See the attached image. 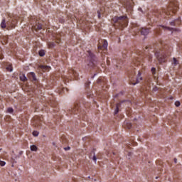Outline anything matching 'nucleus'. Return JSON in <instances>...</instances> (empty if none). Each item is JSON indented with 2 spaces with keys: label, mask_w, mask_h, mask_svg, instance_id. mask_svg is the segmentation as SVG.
Returning <instances> with one entry per match:
<instances>
[{
  "label": "nucleus",
  "mask_w": 182,
  "mask_h": 182,
  "mask_svg": "<svg viewBox=\"0 0 182 182\" xmlns=\"http://www.w3.org/2000/svg\"><path fill=\"white\" fill-rule=\"evenodd\" d=\"M112 22L114 23V26L119 28H126L129 23V18L127 16H115L112 18Z\"/></svg>",
  "instance_id": "nucleus-1"
},
{
  "label": "nucleus",
  "mask_w": 182,
  "mask_h": 182,
  "mask_svg": "<svg viewBox=\"0 0 182 182\" xmlns=\"http://www.w3.org/2000/svg\"><path fill=\"white\" fill-rule=\"evenodd\" d=\"M143 78L141 77V73H140V71H139L137 77H136V82L133 83L134 85H137V83H139L140 82V80H141Z\"/></svg>",
  "instance_id": "nucleus-10"
},
{
  "label": "nucleus",
  "mask_w": 182,
  "mask_h": 182,
  "mask_svg": "<svg viewBox=\"0 0 182 182\" xmlns=\"http://www.w3.org/2000/svg\"><path fill=\"white\" fill-rule=\"evenodd\" d=\"M89 85H90V82H86L85 83L86 87H89Z\"/></svg>",
  "instance_id": "nucleus-29"
},
{
  "label": "nucleus",
  "mask_w": 182,
  "mask_h": 182,
  "mask_svg": "<svg viewBox=\"0 0 182 182\" xmlns=\"http://www.w3.org/2000/svg\"><path fill=\"white\" fill-rule=\"evenodd\" d=\"M180 105H181L180 101H176V102H175V106H176V107H180Z\"/></svg>",
  "instance_id": "nucleus-25"
},
{
  "label": "nucleus",
  "mask_w": 182,
  "mask_h": 182,
  "mask_svg": "<svg viewBox=\"0 0 182 182\" xmlns=\"http://www.w3.org/2000/svg\"><path fill=\"white\" fill-rule=\"evenodd\" d=\"M155 56L159 63H164L167 60V55L164 50H157L155 51Z\"/></svg>",
  "instance_id": "nucleus-2"
},
{
  "label": "nucleus",
  "mask_w": 182,
  "mask_h": 182,
  "mask_svg": "<svg viewBox=\"0 0 182 182\" xmlns=\"http://www.w3.org/2000/svg\"><path fill=\"white\" fill-rule=\"evenodd\" d=\"M154 91L157 90V87H155L154 88Z\"/></svg>",
  "instance_id": "nucleus-36"
},
{
  "label": "nucleus",
  "mask_w": 182,
  "mask_h": 182,
  "mask_svg": "<svg viewBox=\"0 0 182 182\" xmlns=\"http://www.w3.org/2000/svg\"><path fill=\"white\" fill-rule=\"evenodd\" d=\"M170 25L171 26H175L176 25H180V18H178L177 20H174L173 21H171L170 23Z\"/></svg>",
  "instance_id": "nucleus-13"
},
{
  "label": "nucleus",
  "mask_w": 182,
  "mask_h": 182,
  "mask_svg": "<svg viewBox=\"0 0 182 182\" xmlns=\"http://www.w3.org/2000/svg\"><path fill=\"white\" fill-rule=\"evenodd\" d=\"M87 56H88V59L90 60L88 66H90L91 68H92V66H96V63H97L96 56H95L90 51L87 52Z\"/></svg>",
  "instance_id": "nucleus-3"
},
{
  "label": "nucleus",
  "mask_w": 182,
  "mask_h": 182,
  "mask_svg": "<svg viewBox=\"0 0 182 182\" xmlns=\"http://www.w3.org/2000/svg\"><path fill=\"white\" fill-rule=\"evenodd\" d=\"M80 110L79 104H75L74 108L72 109L73 113L77 114V112Z\"/></svg>",
  "instance_id": "nucleus-11"
},
{
  "label": "nucleus",
  "mask_w": 182,
  "mask_h": 182,
  "mask_svg": "<svg viewBox=\"0 0 182 182\" xmlns=\"http://www.w3.org/2000/svg\"><path fill=\"white\" fill-rule=\"evenodd\" d=\"M65 150H70V147L68 146L67 148H64Z\"/></svg>",
  "instance_id": "nucleus-32"
},
{
  "label": "nucleus",
  "mask_w": 182,
  "mask_h": 182,
  "mask_svg": "<svg viewBox=\"0 0 182 182\" xmlns=\"http://www.w3.org/2000/svg\"><path fill=\"white\" fill-rule=\"evenodd\" d=\"M38 68L43 70V72H46V70H49V69H50V67L48 65H39Z\"/></svg>",
  "instance_id": "nucleus-9"
},
{
  "label": "nucleus",
  "mask_w": 182,
  "mask_h": 182,
  "mask_svg": "<svg viewBox=\"0 0 182 182\" xmlns=\"http://www.w3.org/2000/svg\"><path fill=\"white\" fill-rule=\"evenodd\" d=\"M166 29H168V31H176V28H170V27H165Z\"/></svg>",
  "instance_id": "nucleus-26"
},
{
  "label": "nucleus",
  "mask_w": 182,
  "mask_h": 182,
  "mask_svg": "<svg viewBox=\"0 0 182 182\" xmlns=\"http://www.w3.org/2000/svg\"><path fill=\"white\" fill-rule=\"evenodd\" d=\"M156 178L157 179V178H159V177H156Z\"/></svg>",
  "instance_id": "nucleus-40"
},
{
  "label": "nucleus",
  "mask_w": 182,
  "mask_h": 182,
  "mask_svg": "<svg viewBox=\"0 0 182 182\" xmlns=\"http://www.w3.org/2000/svg\"><path fill=\"white\" fill-rule=\"evenodd\" d=\"M97 14H98V18H100V11H97Z\"/></svg>",
  "instance_id": "nucleus-33"
},
{
  "label": "nucleus",
  "mask_w": 182,
  "mask_h": 182,
  "mask_svg": "<svg viewBox=\"0 0 182 182\" xmlns=\"http://www.w3.org/2000/svg\"><path fill=\"white\" fill-rule=\"evenodd\" d=\"M16 18H12L11 21L6 22V26H8L9 28H14L16 25Z\"/></svg>",
  "instance_id": "nucleus-4"
},
{
  "label": "nucleus",
  "mask_w": 182,
  "mask_h": 182,
  "mask_svg": "<svg viewBox=\"0 0 182 182\" xmlns=\"http://www.w3.org/2000/svg\"><path fill=\"white\" fill-rule=\"evenodd\" d=\"M19 154H20V156L22 155V151H21V152L19 153Z\"/></svg>",
  "instance_id": "nucleus-37"
},
{
  "label": "nucleus",
  "mask_w": 182,
  "mask_h": 182,
  "mask_svg": "<svg viewBox=\"0 0 182 182\" xmlns=\"http://www.w3.org/2000/svg\"><path fill=\"white\" fill-rule=\"evenodd\" d=\"M172 65L173 66H177V65H178V60H177V59L176 58H173Z\"/></svg>",
  "instance_id": "nucleus-17"
},
{
  "label": "nucleus",
  "mask_w": 182,
  "mask_h": 182,
  "mask_svg": "<svg viewBox=\"0 0 182 182\" xmlns=\"http://www.w3.org/2000/svg\"><path fill=\"white\" fill-rule=\"evenodd\" d=\"M1 28H2L3 29H5V28H6V21L5 19H3L1 21Z\"/></svg>",
  "instance_id": "nucleus-15"
},
{
  "label": "nucleus",
  "mask_w": 182,
  "mask_h": 182,
  "mask_svg": "<svg viewBox=\"0 0 182 182\" xmlns=\"http://www.w3.org/2000/svg\"><path fill=\"white\" fill-rule=\"evenodd\" d=\"M169 11H173V12H175L176 9H177V6H173V4H171L168 8Z\"/></svg>",
  "instance_id": "nucleus-14"
},
{
  "label": "nucleus",
  "mask_w": 182,
  "mask_h": 182,
  "mask_svg": "<svg viewBox=\"0 0 182 182\" xmlns=\"http://www.w3.org/2000/svg\"><path fill=\"white\" fill-rule=\"evenodd\" d=\"M138 11H139L140 12H142V14H143V9L141 8H139Z\"/></svg>",
  "instance_id": "nucleus-31"
},
{
  "label": "nucleus",
  "mask_w": 182,
  "mask_h": 182,
  "mask_svg": "<svg viewBox=\"0 0 182 182\" xmlns=\"http://www.w3.org/2000/svg\"><path fill=\"white\" fill-rule=\"evenodd\" d=\"M6 164V163L4 161H0V166L1 167H4V166H5Z\"/></svg>",
  "instance_id": "nucleus-24"
},
{
  "label": "nucleus",
  "mask_w": 182,
  "mask_h": 182,
  "mask_svg": "<svg viewBox=\"0 0 182 182\" xmlns=\"http://www.w3.org/2000/svg\"><path fill=\"white\" fill-rule=\"evenodd\" d=\"M6 70L9 71V72H12L13 69L11 67H7L6 68Z\"/></svg>",
  "instance_id": "nucleus-28"
},
{
  "label": "nucleus",
  "mask_w": 182,
  "mask_h": 182,
  "mask_svg": "<svg viewBox=\"0 0 182 182\" xmlns=\"http://www.w3.org/2000/svg\"><path fill=\"white\" fill-rule=\"evenodd\" d=\"M161 28H164V26H161Z\"/></svg>",
  "instance_id": "nucleus-38"
},
{
  "label": "nucleus",
  "mask_w": 182,
  "mask_h": 182,
  "mask_svg": "<svg viewBox=\"0 0 182 182\" xmlns=\"http://www.w3.org/2000/svg\"><path fill=\"white\" fill-rule=\"evenodd\" d=\"M156 32H159V29H156Z\"/></svg>",
  "instance_id": "nucleus-39"
},
{
  "label": "nucleus",
  "mask_w": 182,
  "mask_h": 182,
  "mask_svg": "<svg viewBox=\"0 0 182 182\" xmlns=\"http://www.w3.org/2000/svg\"><path fill=\"white\" fill-rule=\"evenodd\" d=\"M38 55H39V56H45V51L43 50H41L38 52Z\"/></svg>",
  "instance_id": "nucleus-22"
},
{
  "label": "nucleus",
  "mask_w": 182,
  "mask_h": 182,
  "mask_svg": "<svg viewBox=\"0 0 182 182\" xmlns=\"http://www.w3.org/2000/svg\"><path fill=\"white\" fill-rule=\"evenodd\" d=\"M124 124H125V127H127V129H132V123L124 122Z\"/></svg>",
  "instance_id": "nucleus-19"
},
{
  "label": "nucleus",
  "mask_w": 182,
  "mask_h": 182,
  "mask_svg": "<svg viewBox=\"0 0 182 182\" xmlns=\"http://www.w3.org/2000/svg\"><path fill=\"white\" fill-rule=\"evenodd\" d=\"M126 102L125 100L122 101L121 102L117 104L116 109L114 111V114H117L119 113V109L120 108V106H122V103H124Z\"/></svg>",
  "instance_id": "nucleus-8"
},
{
  "label": "nucleus",
  "mask_w": 182,
  "mask_h": 182,
  "mask_svg": "<svg viewBox=\"0 0 182 182\" xmlns=\"http://www.w3.org/2000/svg\"><path fill=\"white\" fill-rule=\"evenodd\" d=\"M73 75H74V76H76V75H77V73H76V72L74 71V72H73Z\"/></svg>",
  "instance_id": "nucleus-35"
},
{
  "label": "nucleus",
  "mask_w": 182,
  "mask_h": 182,
  "mask_svg": "<svg viewBox=\"0 0 182 182\" xmlns=\"http://www.w3.org/2000/svg\"><path fill=\"white\" fill-rule=\"evenodd\" d=\"M173 161H174L175 164H177V159L175 158V159H173Z\"/></svg>",
  "instance_id": "nucleus-34"
},
{
  "label": "nucleus",
  "mask_w": 182,
  "mask_h": 182,
  "mask_svg": "<svg viewBox=\"0 0 182 182\" xmlns=\"http://www.w3.org/2000/svg\"><path fill=\"white\" fill-rule=\"evenodd\" d=\"M151 72L154 76V77H156V68H152L151 70Z\"/></svg>",
  "instance_id": "nucleus-20"
},
{
  "label": "nucleus",
  "mask_w": 182,
  "mask_h": 182,
  "mask_svg": "<svg viewBox=\"0 0 182 182\" xmlns=\"http://www.w3.org/2000/svg\"><path fill=\"white\" fill-rule=\"evenodd\" d=\"M28 77L33 80V82H36V80H38L36 79V75L35 74V73H28Z\"/></svg>",
  "instance_id": "nucleus-5"
},
{
  "label": "nucleus",
  "mask_w": 182,
  "mask_h": 182,
  "mask_svg": "<svg viewBox=\"0 0 182 182\" xmlns=\"http://www.w3.org/2000/svg\"><path fill=\"white\" fill-rule=\"evenodd\" d=\"M32 28L35 29V31H41V29H42V24L38 23L35 26H33Z\"/></svg>",
  "instance_id": "nucleus-7"
},
{
  "label": "nucleus",
  "mask_w": 182,
  "mask_h": 182,
  "mask_svg": "<svg viewBox=\"0 0 182 182\" xmlns=\"http://www.w3.org/2000/svg\"><path fill=\"white\" fill-rule=\"evenodd\" d=\"M30 149H31V151H36L38 150V147L35 145H31L30 146Z\"/></svg>",
  "instance_id": "nucleus-18"
},
{
  "label": "nucleus",
  "mask_w": 182,
  "mask_h": 182,
  "mask_svg": "<svg viewBox=\"0 0 182 182\" xmlns=\"http://www.w3.org/2000/svg\"><path fill=\"white\" fill-rule=\"evenodd\" d=\"M33 135H34L35 137H37V136H39V132H38L37 131H33Z\"/></svg>",
  "instance_id": "nucleus-23"
},
{
  "label": "nucleus",
  "mask_w": 182,
  "mask_h": 182,
  "mask_svg": "<svg viewBox=\"0 0 182 182\" xmlns=\"http://www.w3.org/2000/svg\"><path fill=\"white\" fill-rule=\"evenodd\" d=\"M4 43H8V38H6V37L4 38Z\"/></svg>",
  "instance_id": "nucleus-30"
},
{
  "label": "nucleus",
  "mask_w": 182,
  "mask_h": 182,
  "mask_svg": "<svg viewBox=\"0 0 182 182\" xmlns=\"http://www.w3.org/2000/svg\"><path fill=\"white\" fill-rule=\"evenodd\" d=\"M8 112L9 113H13L14 112V109L13 108H8Z\"/></svg>",
  "instance_id": "nucleus-27"
},
{
  "label": "nucleus",
  "mask_w": 182,
  "mask_h": 182,
  "mask_svg": "<svg viewBox=\"0 0 182 182\" xmlns=\"http://www.w3.org/2000/svg\"><path fill=\"white\" fill-rule=\"evenodd\" d=\"M98 49H107V41L105 40L102 46H98Z\"/></svg>",
  "instance_id": "nucleus-12"
},
{
  "label": "nucleus",
  "mask_w": 182,
  "mask_h": 182,
  "mask_svg": "<svg viewBox=\"0 0 182 182\" xmlns=\"http://www.w3.org/2000/svg\"><path fill=\"white\" fill-rule=\"evenodd\" d=\"M20 80L22 81V82H26V80H28V78H26V76H25L24 74H21L20 75Z\"/></svg>",
  "instance_id": "nucleus-16"
},
{
  "label": "nucleus",
  "mask_w": 182,
  "mask_h": 182,
  "mask_svg": "<svg viewBox=\"0 0 182 182\" xmlns=\"http://www.w3.org/2000/svg\"><path fill=\"white\" fill-rule=\"evenodd\" d=\"M90 159H92L93 160V161H95V162L97 160V158L96 157V155H95V154H94L93 156H92V155H90Z\"/></svg>",
  "instance_id": "nucleus-21"
},
{
  "label": "nucleus",
  "mask_w": 182,
  "mask_h": 182,
  "mask_svg": "<svg viewBox=\"0 0 182 182\" xmlns=\"http://www.w3.org/2000/svg\"><path fill=\"white\" fill-rule=\"evenodd\" d=\"M149 32H150V31L149 30V28H142L141 29V35H144V36L149 35Z\"/></svg>",
  "instance_id": "nucleus-6"
}]
</instances>
